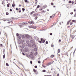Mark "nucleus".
<instances>
[{
  "label": "nucleus",
  "instance_id": "49530a36",
  "mask_svg": "<svg viewBox=\"0 0 76 76\" xmlns=\"http://www.w3.org/2000/svg\"><path fill=\"white\" fill-rule=\"evenodd\" d=\"M51 46L52 47H54V45H51Z\"/></svg>",
  "mask_w": 76,
  "mask_h": 76
},
{
  "label": "nucleus",
  "instance_id": "37998d69",
  "mask_svg": "<svg viewBox=\"0 0 76 76\" xmlns=\"http://www.w3.org/2000/svg\"><path fill=\"white\" fill-rule=\"evenodd\" d=\"M42 67H45V66H44L43 64H42Z\"/></svg>",
  "mask_w": 76,
  "mask_h": 76
},
{
  "label": "nucleus",
  "instance_id": "f3484780",
  "mask_svg": "<svg viewBox=\"0 0 76 76\" xmlns=\"http://www.w3.org/2000/svg\"><path fill=\"white\" fill-rule=\"evenodd\" d=\"M22 10H23V11H25V8H23L22 9Z\"/></svg>",
  "mask_w": 76,
  "mask_h": 76
},
{
  "label": "nucleus",
  "instance_id": "b1692460",
  "mask_svg": "<svg viewBox=\"0 0 76 76\" xmlns=\"http://www.w3.org/2000/svg\"><path fill=\"white\" fill-rule=\"evenodd\" d=\"M16 36H17V37H18V36H19V34L17 33L16 34Z\"/></svg>",
  "mask_w": 76,
  "mask_h": 76
},
{
  "label": "nucleus",
  "instance_id": "dca6fc26",
  "mask_svg": "<svg viewBox=\"0 0 76 76\" xmlns=\"http://www.w3.org/2000/svg\"><path fill=\"white\" fill-rule=\"evenodd\" d=\"M6 66H9V64L7 63H6Z\"/></svg>",
  "mask_w": 76,
  "mask_h": 76
},
{
  "label": "nucleus",
  "instance_id": "c85d7f7f",
  "mask_svg": "<svg viewBox=\"0 0 76 76\" xmlns=\"http://www.w3.org/2000/svg\"><path fill=\"white\" fill-rule=\"evenodd\" d=\"M42 72H46L45 70H42Z\"/></svg>",
  "mask_w": 76,
  "mask_h": 76
},
{
  "label": "nucleus",
  "instance_id": "a19ab883",
  "mask_svg": "<svg viewBox=\"0 0 76 76\" xmlns=\"http://www.w3.org/2000/svg\"><path fill=\"white\" fill-rule=\"evenodd\" d=\"M10 12H12V9H10Z\"/></svg>",
  "mask_w": 76,
  "mask_h": 76
},
{
  "label": "nucleus",
  "instance_id": "58836bf2",
  "mask_svg": "<svg viewBox=\"0 0 76 76\" xmlns=\"http://www.w3.org/2000/svg\"><path fill=\"white\" fill-rule=\"evenodd\" d=\"M72 3V1H69V3Z\"/></svg>",
  "mask_w": 76,
  "mask_h": 76
},
{
  "label": "nucleus",
  "instance_id": "9b49d317",
  "mask_svg": "<svg viewBox=\"0 0 76 76\" xmlns=\"http://www.w3.org/2000/svg\"><path fill=\"white\" fill-rule=\"evenodd\" d=\"M34 11H32L30 13V15H32L33 13H34Z\"/></svg>",
  "mask_w": 76,
  "mask_h": 76
},
{
  "label": "nucleus",
  "instance_id": "0e129e2a",
  "mask_svg": "<svg viewBox=\"0 0 76 76\" xmlns=\"http://www.w3.org/2000/svg\"><path fill=\"white\" fill-rule=\"evenodd\" d=\"M59 25H61V23H60Z\"/></svg>",
  "mask_w": 76,
  "mask_h": 76
},
{
  "label": "nucleus",
  "instance_id": "a878e982",
  "mask_svg": "<svg viewBox=\"0 0 76 76\" xmlns=\"http://www.w3.org/2000/svg\"><path fill=\"white\" fill-rule=\"evenodd\" d=\"M15 5H15V4L14 5V6H13V4H12V7H15Z\"/></svg>",
  "mask_w": 76,
  "mask_h": 76
},
{
  "label": "nucleus",
  "instance_id": "864d4df0",
  "mask_svg": "<svg viewBox=\"0 0 76 76\" xmlns=\"http://www.w3.org/2000/svg\"><path fill=\"white\" fill-rule=\"evenodd\" d=\"M71 3H72V4H73V3H74V2H73V1H72L71 2Z\"/></svg>",
  "mask_w": 76,
  "mask_h": 76
},
{
  "label": "nucleus",
  "instance_id": "79ce46f5",
  "mask_svg": "<svg viewBox=\"0 0 76 76\" xmlns=\"http://www.w3.org/2000/svg\"><path fill=\"white\" fill-rule=\"evenodd\" d=\"M71 15H73V12H71L70 13Z\"/></svg>",
  "mask_w": 76,
  "mask_h": 76
},
{
  "label": "nucleus",
  "instance_id": "423d86ee",
  "mask_svg": "<svg viewBox=\"0 0 76 76\" xmlns=\"http://www.w3.org/2000/svg\"><path fill=\"white\" fill-rule=\"evenodd\" d=\"M28 48H26V49H25V51L26 52H28Z\"/></svg>",
  "mask_w": 76,
  "mask_h": 76
},
{
  "label": "nucleus",
  "instance_id": "39448f33",
  "mask_svg": "<svg viewBox=\"0 0 76 76\" xmlns=\"http://www.w3.org/2000/svg\"><path fill=\"white\" fill-rule=\"evenodd\" d=\"M55 14L54 15H52V16H50V18H54V16H55Z\"/></svg>",
  "mask_w": 76,
  "mask_h": 76
},
{
  "label": "nucleus",
  "instance_id": "2f4dec72",
  "mask_svg": "<svg viewBox=\"0 0 76 76\" xmlns=\"http://www.w3.org/2000/svg\"><path fill=\"white\" fill-rule=\"evenodd\" d=\"M20 64L21 65H22V66L23 67V65L21 63H20Z\"/></svg>",
  "mask_w": 76,
  "mask_h": 76
},
{
  "label": "nucleus",
  "instance_id": "09e8293b",
  "mask_svg": "<svg viewBox=\"0 0 76 76\" xmlns=\"http://www.w3.org/2000/svg\"><path fill=\"white\" fill-rule=\"evenodd\" d=\"M21 42L22 44H23V41H20V42Z\"/></svg>",
  "mask_w": 76,
  "mask_h": 76
},
{
  "label": "nucleus",
  "instance_id": "13d9d810",
  "mask_svg": "<svg viewBox=\"0 0 76 76\" xmlns=\"http://www.w3.org/2000/svg\"><path fill=\"white\" fill-rule=\"evenodd\" d=\"M8 23H10V21L8 22Z\"/></svg>",
  "mask_w": 76,
  "mask_h": 76
},
{
  "label": "nucleus",
  "instance_id": "cd10ccee",
  "mask_svg": "<svg viewBox=\"0 0 76 76\" xmlns=\"http://www.w3.org/2000/svg\"><path fill=\"white\" fill-rule=\"evenodd\" d=\"M33 71L34 72H36V70H35V69H34Z\"/></svg>",
  "mask_w": 76,
  "mask_h": 76
},
{
  "label": "nucleus",
  "instance_id": "3c124183",
  "mask_svg": "<svg viewBox=\"0 0 76 76\" xmlns=\"http://www.w3.org/2000/svg\"><path fill=\"white\" fill-rule=\"evenodd\" d=\"M16 10H18V8H16Z\"/></svg>",
  "mask_w": 76,
  "mask_h": 76
},
{
  "label": "nucleus",
  "instance_id": "2eb2a0df",
  "mask_svg": "<svg viewBox=\"0 0 76 76\" xmlns=\"http://www.w3.org/2000/svg\"><path fill=\"white\" fill-rule=\"evenodd\" d=\"M54 55H51V57L52 58H53V57H54Z\"/></svg>",
  "mask_w": 76,
  "mask_h": 76
},
{
  "label": "nucleus",
  "instance_id": "aec40b11",
  "mask_svg": "<svg viewBox=\"0 0 76 76\" xmlns=\"http://www.w3.org/2000/svg\"><path fill=\"white\" fill-rule=\"evenodd\" d=\"M39 7H40L39 5H38L37 6V9H38V8H39Z\"/></svg>",
  "mask_w": 76,
  "mask_h": 76
},
{
  "label": "nucleus",
  "instance_id": "f03ea898",
  "mask_svg": "<svg viewBox=\"0 0 76 76\" xmlns=\"http://www.w3.org/2000/svg\"><path fill=\"white\" fill-rule=\"evenodd\" d=\"M30 42L31 43V44H34V40H30Z\"/></svg>",
  "mask_w": 76,
  "mask_h": 76
},
{
  "label": "nucleus",
  "instance_id": "6ab92c4d",
  "mask_svg": "<svg viewBox=\"0 0 76 76\" xmlns=\"http://www.w3.org/2000/svg\"><path fill=\"white\" fill-rule=\"evenodd\" d=\"M37 18H38V17H36L34 19H35V20H36V19H37Z\"/></svg>",
  "mask_w": 76,
  "mask_h": 76
},
{
  "label": "nucleus",
  "instance_id": "473e14b6",
  "mask_svg": "<svg viewBox=\"0 0 76 76\" xmlns=\"http://www.w3.org/2000/svg\"><path fill=\"white\" fill-rule=\"evenodd\" d=\"M39 42L41 44V43H42V42H41V41H39Z\"/></svg>",
  "mask_w": 76,
  "mask_h": 76
},
{
  "label": "nucleus",
  "instance_id": "4468645a",
  "mask_svg": "<svg viewBox=\"0 0 76 76\" xmlns=\"http://www.w3.org/2000/svg\"><path fill=\"white\" fill-rule=\"evenodd\" d=\"M24 1L26 3H28V2H29L27 0H24Z\"/></svg>",
  "mask_w": 76,
  "mask_h": 76
},
{
  "label": "nucleus",
  "instance_id": "5fc2aeb1",
  "mask_svg": "<svg viewBox=\"0 0 76 76\" xmlns=\"http://www.w3.org/2000/svg\"><path fill=\"white\" fill-rule=\"evenodd\" d=\"M76 15L75 14V15H74V17H76Z\"/></svg>",
  "mask_w": 76,
  "mask_h": 76
},
{
  "label": "nucleus",
  "instance_id": "774afa93",
  "mask_svg": "<svg viewBox=\"0 0 76 76\" xmlns=\"http://www.w3.org/2000/svg\"><path fill=\"white\" fill-rule=\"evenodd\" d=\"M53 7H56V6H53Z\"/></svg>",
  "mask_w": 76,
  "mask_h": 76
},
{
  "label": "nucleus",
  "instance_id": "e2e57ef3",
  "mask_svg": "<svg viewBox=\"0 0 76 76\" xmlns=\"http://www.w3.org/2000/svg\"><path fill=\"white\" fill-rule=\"evenodd\" d=\"M10 72V73H11V74H12V72Z\"/></svg>",
  "mask_w": 76,
  "mask_h": 76
},
{
  "label": "nucleus",
  "instance_id": "f704fd0d",
  "mask_svg": "<svg viewBox=\"0 0 76 76\" xmlns=\"http://www.w3.org/2000/svg\"><path fill=\"white\" fill-rule=\"evenodd\" d=\"M73 24V23H72V22H71L70 23V25H72Z\"/></svg>",
  "mask_w": 76,
  "mask_h": 76
},
{
  "label": "nucleus",
  "instance_id": "680f3d73",
  "mask_svg": "<svg viewBox=\"0 0 76 76\" xmlns=\"http://www.w3.org/2000/svg\"><path fill=\"white\" fill-rule=\"evenodd\" d=\"M43 38H41V41H42L43 40V39H42Z\"/></svg>",
  "mask_w": 76,
  "mask_h": 76
},
{
  "label": "nucleus",
  "instance_id": "7ed1b4c3",
  "mask_svg": "<svg viewBox=\"0 0 76 76\" xmlns=\"http://www.w3.org/2000/svg\"><path fill=\"white\" fill-rule=\"evenodd\" d=\"M32 46L33 47H36V45H35V44L34 43L33 44H32Z\"/></svg>",
  "mask_w": 76,
  "mask_h": 76
},
{
  "label": "nucleus",
  "instance_id": "e433bc0d",
  "mask_svg": "<svg viewBox=\"0 0 76 76\" xmlns=\"http://www.w3.org/2000/svg\"><path fill=\"white\" fill-rule=\"evenodd\" d=\"M42 13H44L45 12V11L44 10H43L42 12Z\"/></svg>",
  "mask_w": 76,
  "mask_h": 76
},
{
  "label": "nucleus",
  "instance_id": "f257e3e1",
  "mask_svg": "<svg viewBox=\"0 0 76 76\" xmlns=\"http://www.w3.org/2000/svg\"><path fill=\"white\" fill-rule=\"evenodd\" d=\"M30 37V36H29V35L28 34H26V39H29Z\"/></svg>",
  "mask_w": 76,
  "mask_h": 76
},
{
  "label": "nucleus",
  "instance_id": "4be33fe9",
  "mask_svg": "<svg viewBox=\"0 0 76 76\" xmlns=\"http://www.w3.org/2000/svg\"><path fill=\"white\" fill-rule=\"evenodd\" d=\"M38 63H39V64H40V63H41V61H38Z\"/></svg>",
  "mask_w": 76,
  "mask_h": 76
},
{
  "label": "nucleus",
  "instance_id": "bb28decb",
  "mask_svg": "<svg viewBox=\"0 0 76 76\" xmlns=\"http://www.w3.org/2000/svg\"><path fill=\"white\" fill-rule=\"evenodd\" d=\"M28 27L29 28H32V26H28Z\"/></svg>",
  "mask_w": 76,
  "mask_h": 76
},
{
  "label": "nucleus",
  "instance_id": "603ef678",
  "mask_svg": "<svg viewBox=\"0 0 76 76\" xmlns=\"http://www.w3.org/2000/svg\"><path fill=\"white\" fill-rule=\"evenodd\" d=\"M19 13H21V10H20L19 11Z\"/></svg>",
  "mask_w": 76,
  "mask_h": 76
},
{
  "label": "nucleus",
  "instance_id": "5701e85b",
  "mask_svg": "<svg viewBox=\"0 0 76 76\" xmlns=\"http://www.w3.org/2000/svg\"><path fill=\"white\" fill-rule=\"evenodd\" d=\"M75 37H76V36H74L72 38V39H74V38H75Z\"/></svg>",
  "mask_w": 76,
  "mask_h": 76
},
{
  "label": "nucleus",
  "instance_id": "9d476101",
  "mask_svg": "<svg viewBox=\"0 0 76 76\" xmlns=\"http://www.w3.org/2000/svg\"><path fill=\"white\" fill-rule=\"evenodd\" d=\"M21 37L22 38H25V36L24 35H22Z\"/></svg>",
  "mask_w": 76,
  "mask_h": 76
},
{
  "label": "nucleus",
  "instance_id": "de8ad7c7",
  "mask_svg": "<svg viewBox=\"0 0 76 76\" xmlns=\"http://www.w3.org/2000/svg\"><path fill=\"white\" fill-rule=\"evenodd\" d=\"M36 55H37L38 54V53H37V52H36Z\"/></svg>",
  "mask_w": 76,
  "mask_h": 76
},
{
  "label": "nucleus",
  "instance_id": "a18cd8bd",
  "mask_svg": "<svg viewBox=\"0 0 76 76\" xmlns=\"http://www.w3.org/2000/svg\"><path fill=\"white\" fill-rule=\"evenodd\" d=\"M72 22H75V20H72Z\"/></svg>",
  "mask_w": 76,
  "mask_h": 76
},
{
  "label": "nucleus",
  "instance_id": "ea45409f",
  "mask_svg": "<svg viewBox=\"0 0 76 76\" xmlns=\"http://www.w3.org/2000/svg\"><path fill=\"white\" fill-rule=\"evenodd\" d=\"M34 67H35V68H37V66H35Z\"/></svg>",
  "mask_w": 76,
  "mask_h": 76
},
{
  "label": "nucleus",
  "instance_id": "f8f14e48",
  "mask_svg": "<svg viewBox=\"0 0 76 76\" xmlns=\"http://www.w3.org/2000/svg\"><path fill=\"white\" fill-rule=\"evenodd\" d=\"M24 23V24H25V25H26V24H28V23Z\"/></svg>",
  "mask_w": 76,
  "mask_h": 76
},
{
  "label": "nucleus",
  "instance_id": "bf43d9fd",
  "mask_svg": "<svg viewBox=\"0 0 76 76\" xmlns=\"http://www.w3.org/2000/svg\"><path fill=\"white\" fill-rule=\"evenodd\" d=\"M59 42H61V39H60L59 40Z\"/></svg>",
  "mask_w": 76,
  "mask_h": 76
},
{
  "label": "nucleus",
  "instance_id": "8fccbe9b",
  "mask_svg": "<svg viewBox=\"0 0 76 76\" xmlns=\"http://www.w3.org/2000/svg\"><path fill=\"white\" fill-rule=\"evenodd\" d=\"M22 54L23 55V56H25V53H23Z\"/></svg>",
  "mask_w": 76,
  "mask_h": 76
},
{
  "label": "nucleus",
  "instance_id": "20e7f679",
  "mask_svg": "<svg viewBox=\"0 0 76 76\" xmlns=\"http://www.w3.org/2000/svg\"><path fill=\"white\" fill-rule=\"evenodd\" d=\"M51 62H49L47 65V66H48L51 65Z\"/></svg>",
  "mask_w": 76,
  "mask_h": 76
},
{
  "label": "nucleus",
  "instance_id": "412c9836",
  "mask_svg": "<svg viewBox=\"0 0 76 76\" xmlns=\"http://www.w3.org/2000/svg\"><path fill=\"white\" fill-rule=\"evenodd\" d=\"M51 5H52V6H53L54 5V4L53 3V2L51 3Z\"/></svg>",
  "mask_w": 76,
  "mask_h": 76
},
{
  "label": "nucleus",
  "instance_id": "a211bd4d",
  "mask_svg": "<svg viewBox=\"0 0 76 76\" xmlns=\"http://www.w3.org/2000/svg\"><path fill=\"white\" fill-rule=\"evenodd\" d=\"M5 58V54H4L3 55V58L4 59Z\"/></svg>",
  "mask_w": 76,
  "mask_h": 76
},
{
  "label": "nucleus",
  "instance_id": "c03bdc74",
  "mask_svg": "<svg viewBox=\"0 0 76 76\" xmlns=\"http://www.w3.org/2000/svg\"><path fill=\"white\" fill-rule=\"evenodd\" d=\"M8 26H6V27H4V29H5V28H6V27H8Z\"/></svg>",
  "mask_w": 76,
  "mask_h": 76
},
{
  "label": "nucleus",
  "instance_id": "c756f323",
  "mask_svg": "<svg viewBox=\"0 0 76 76\" xmlns=\"http://www.w3.org/2000/svg\"><path fill=\"white\" fill-rule=\"evenodd\" d=\"M30 63L31 64H32V61H30Z\"/></svg>",
  "mask_w": 76,
  "mask_h": 76
},
{
  "label": "nucleus",
  "instance_id": "c9c22d12",
  "mask_svg": "<svg viewBox=\"0 0 76 76\" xmlns=\"http://www.w3.org/2000/svg\"><path fill=\"white\" fill-rule=\"evenodd\" d=\"M46 44H48V41H46Z\"/></svg>",
  "mask_w": 76,
  "mask_h": 76
},
{
  "label": "nucleus",
  "instance_id": "052dcab7",
  "mask_svg": "<svg viewBox=\"0 0 76 76\" xmlns=\"http://www.w3.org/2000/svg\"><path fill=\"white\" fill-rule=\"evenodd\" d=\"M56 76H59V74H58Z\"/></svg>",
  "mask_w": 76,
  "mask_h": 76
},
{
  "label": "nucleus",
  "instance_id": "72a5a7b5",
  "mask_svg": "<svg viewBox=\"0 0 76 76\" xmlns=\"http://www.w3.org/2000/svg\"><path fill=\"white\" fill-rule=\"evenodd\" d=\"M50 35H53V34L51 33H50Z\"/></svg>",
  "mask_w": 76,
  "mask_h": 76
},
{
  "label": "nucleus",
  "instance_id": "ddd939ff",
  "mask_svg": "<svg viewBox=\"0 0 76 76\" xmlns=\"http://www.w3.org/2000/svg\"><path fill=\"white\" fill-rule=\"evenodd\" d=\"M75 51H76V49H75V50H74V53H73V54L74 55V56L75 55Z\"/></svg>",
  "mask_w": 76,
  "mask_h": 76
},
{
  "label": "nucleus",
  "instance_id": "393cba45",
  "mask_svg": "<svg viewBox=\"0 0 76 76\" xmlns=\"http://www.w3.org/2000/svg\"><path fill=\"white\" fill-rule=\"evenodd\" d=\"M45 40H42V43H44V42H45Z\"/></svg>",
  "mask_w": 76,
  "mask_h": 76
},
{
  "label": "nucleus",
  "instance_id": "4d7b16f0",
  "mask_svg": "<svg viewBox=\"0 0 76 76\" xmlns=\"http://www.w3.org/2000/svg\"><path fill=\"white\" fill-rule=\"evenodd\" d=\"M0 45H1V46H2V47H3V44H0Z\"/></svg>",
  "mask_w": 76,
  "mask_h": 76
},
{
  "label": "nucleus",
  "instance_id": "0eeeda50",
  "mask_svg": "<svg viewBox=\"0 0 76 76\" xmlns=\"http://www.w3.org/2000/svg\"><path fill=\"white\" fill-rule=\"evenodd\" d=\"M20 48L22 49H23V45H21L20 46Z\"/></svg>",
  "mask_w": 76,
  "mask_h": 76
},
{
  "label": "nucleus",
  "instance_id": "4c0bfd02",
  "mask_svg": "<svg viewBox=\"0 0 76 76\" xmlns=\"http://www.w3.org/2000/svg\"><path fill=\"white\" fill-rule=\"evenodd\" d=\"M6 14L7 15H9V13L8 12H6Z\"/></svg>",
  "mask_w": 76,
  "mask_h": 76
},
{
  "label": "nucleus",
  "instance_id": "7c9ffc66",
  "mask_svg": "<svg viewBox=\"0 0 76 76\" xmlns=\"http://www.w3.org/2000/svg\"><path fill=\"white\" fill-rule=\"evenodd\" d=\"M7 7H9V4H7Z\"/></svg>",
  "mask_w": 76,
  "mask_h": 76
},
{
  "label": "nucleus",
  "instance_id": "6e6552de",
  "mask_svg": "<svg viewBox=\"0 0 76 76\" xmlns=\"http://www.w3.org/2000/svg\"><path fill=\"white\" fill-rule=\"evenodd\" d=\"M34 51H36L37 50V48H34Z\"/></svg>",
  "mask_w": 76,
  "mask_h": 76
},
{
  "label": "nucleus",
  "instance_id": "69168bd1",
  "mask_svg": "<svg viewBox=\"0 0 76 76\" xmlns=\"http://www.w3.org/2000/svg\"><path fill=\"white\" fill-rule=\"evenodd\" d=\"M27 44H29V45H28V46H30V44H29V43H28Z\"/></svg>",
  "mask_w": 76,
  "mask_h": 76
},
{
  "label": "nucleus",
  "instance_id": "338daca9",
  "mask_svg": "<svg viewBox=\"0 0 76 76\" xmlns=\"http://www.w3.org/2000/svg\"><path fill=\"white\" fill-rule=\"evenodd\" d=\"M74 12H76V10L74 9Z\"/></svg>",
  "mask_w": 76,
  "mask_h": 76
},
{
  "label": "nucleus",
  "instance_id": "1a4fd4ad",
  "mask_svg": "<svg viewBox=\"0 0 76 76\" xmlns=\"http://www.w3.org/2000/svg\"><path fill=\"white\" fill-rule=\"evenodd\" d=\"M60 52V49H58V53H59Z\"/></svg>",
  "mask_w": 76,
  "mask_h": 76
},
{
  "label": "nucleus",
  "instance_id": "6e6d98bb",
  "mask_svg": "<svg viewBox=\"0 0 76 76\" xmlns=\"http://www.w3.org/2000/svg\"><path fill=\"white\" fill-rule=\"evenodd\" d=\"M69 23L68 22L67 23V25H69Z\"/></svg>",
  "mask_w": 76,
  "mask_h": 76
}]
</instances>
